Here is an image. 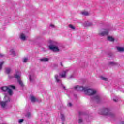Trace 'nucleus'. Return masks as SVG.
I'll return each mask as SVG.
<instances>
[{"instance_id": "f257e3e1", "label": "nucleus", "mask_w": 124, "mask_h": 124, "mask_svg": "<svg viewBox=\"0 0 124 124\" xmlns=\"http://www.w3.org/2000/svg\"><path fill=\"white\" fill-rule=\"evenodd\" d=\"M10 89L15 90L16 87L15 86L13 85H9V87L4 86L1 88V90H2L3 92H4V93H4L5 101H0V104L2 108H5V106L7 105V103H8V102L10 101V99L9 98V96H8V94H9V95H12V93H13L12 90Z\"/></svg>"}, {"instance_id": "f03ea898", "label": "nucleus", "mask_w": 124, "mask_h": 124, "mask_svg": "<svg viewBox=\"0 0 124 124\" xmlns=\"http://www.w3.org/2000/svg\"><path fill=\"white\" fill-rule=\"evenodd\" d=\"M99 113L100 115H104V116H109L110 118H115L116 117V114L111 112V110L108 108H104Z\"/></svg>"}, {"instance_id": "7ed1b4c3", "label": "nucleus", "mask_w": 124, "mask_h": 124, "mask_svg": "<svg viewBox=\"0 0 124 124\" xmlns=\"http://www.w3.org/2000/svg\"><path fill=\"white\" fill-rule=\"evenodd\" d=\"M70 70V69H68L64 70H63L62 73L59 74V76L58 75H55V78L56 82L57 83H62L61 81V78H66V75L68 73V72Z\"/></svg>"}, {"instance_id": "20e7f679", "label": "nucleus", "mask_w": 124, "mask_h": 124, "mask_svg": "<svg viewBox=\"0 0 124 124\" xmlns=\"http://www.w3.org/2000/svg\"><path fill=\"white\" fill-rule=\"evenodd\" d=\"M97 93V91L96 90L93 88H89L88 87H87L86 90H85V94L90 96H93V95H95Z\"/></svg>"}, {"instance_id": "39448f33", "label": "nucleus", "mask_w": 124, "mask_h": 124, "mask_svg": "<svg viewBox=\"0 0 124 124\" xmlns=\"http://www.w3.org/2000/svg\"><path fill=\"white\" fill-rule=\"evenodd\" d=\"M56 44V43H53L48 46V48L51 51H52V52L58 53V52H60V49H59V47Z\"/></svg>"}, {"instance_id": "423d86ee", "label": "nucleus", "mask_w": 124, "mask_h": 124, "mask_svg": "<svg viewBox=\"0 0 124 124\" xmlns=\"http://www.w3.org/2000/svg\"><path fill=\"white\" fill-rule=\"evenodd\" d=\"M15 78L17 79V81L19 83V85L21 87H24V84L22 80H21V73L20 72H18L14 75Z\"/></svg>"}, {"instance_id": "0eeeda50", "label": "nucleus", "mask_w": 124, "mask_h": 124, "mask_svg": "<svg viewBox=\"0 0 124 124\" xmlns=\"http://www.w3.org/2000/svg\"><path fill=\"white\" fill-rule=\"evenodd\" d=\"M109 31H110V29L109 28L104 29L99 34L101 35V36H105V35H108V34H109Z\"/></svg>"}, {"instance_id": "6e6552de", "label": "nucleus", "mask_w": 124, "mask_h": 124, "mask_svg": "<svg viewBox=\"0 0 124 124\" xmlns=\"http://www.w3.org/2000/svg\"><path fill=\"white\" fill-rule=\"evenodd\" d=\"M74 89L75 90H76V91H78V92H81L83 91L85 93V91L87 90V87H84L82 86H80L79 85H77L74 87Z\"/></svg>"}, {"instance_id": "1a4fd4ad", "label": "nucleus", "mask_w": 124, "mask_h": 124, "mask_svg": "<svg viewBox=\"0 0 124 124\" xmlns=\"http://www.w3.org/2000/svg\"><path fill=\"white\" fill-rule=\"evenodd\" d=\"M108 65L109 66H118V67L119 66H121V65L120 64H119V63H118L117 62H116L115 61H109L108 63Z\"/></svg>"}, {"instance_id": "9d476101", "label": "nucleus", "mask_w": 124, "mask_h": 124, "mask_svg": "<svg viewBox=\"0 0 124 124\" xmlns=\"http://www.w3.org/2000/svg\"><path fill=\"white\" fill-rule=\"evenodd\" d=\"M93 99V100H95V101H96L98 103L99 102H100V100H101L100 96H99V95H96L95 96H94Z\"/></svg>"}, {"instance_id": "9b49d317", "label": "nucleus", "mask_w": 124, "mask_h": 124, "mask_svg": "<svg viewBox=\"0 0 124 124\" xmlns=\"http://www.w3.org/2000/svg\"><path fill=\"white\" fill-rule=\"evenodd\" d=\"M19 38L23 41H25L26 40L27 38L26 37V35L23 33H21L19 35Z\"/></svg>"}, {"instance_id": "f8f14e48", "label": "nucleus", "mask_w": 124, "mask_h": 124, "mask_svg": "<svg viewBox=\"0 0 124 124\" xmlns=\"http://www.w3.org/2000/svg\"><path fill=\"white\" fill-rule=\"evenodd\" d=\"M116 49L118 52L121 53L124 52V47L116 46Z\"/></svg>"}, {"instance_id": "ddd939ff", "label": "nucleus", "mask_w": 124, "mask_h": 124, "mask_svg": "<svg viewBox=\"0 0 124 124\" xmlns=\"http://www.w3.org/2000/svg\"><path fill=\"white\" fill-rule=\"evenodd\" d=\"M35 79V77H34V74H31L29 75V80L30 82H32L33 81V80Z\"/></svg>"}, {"instance_id": "4468645a", "label": "nucleus", "mask_w": 124, "mask_h": 124, "mask_svg": "<svg viewBox=\"0 0 124 124\" xmlns=\"http://www.w3.org/2000/svg\"><path fill=\"white\" fill-rule=\"evenodd\" d=\"M40 62H49V58L43 57L39 59Z\"/></svg>"}, {"instance_id": "2eb2a0df", "label": "nucleus", "mask_w": 124, "mask_h": 124, "mask_svg": "<svg viewBox=\"0 0 124 124\" xmlns=\"http://www.w3.org/2000/svg\"><path fill=\"white\" fill-rule=\"evenodd\" d=\"M83 25L84 27H89V26H92V23L89 22L88 21H86L83 24Z\"/></svg>"}, {"instance_id": "dca6fc26", "label": "nucleus", "mask_w": 124, "mask_h": 124, "mask_svg": "<svg viewBox=\"0 0 124 124\" xmlns=\"http://www.w3.org/2000/svg\"><path fill=\"white\" fill-rule=\"evenodd\" d=\"M107 39L108 41L113 42L115 40V39L112 36H108Z\"/></svg>"}, {"instance_id": "f3484780", "label": "nucleus", "mask_w": 124, "mask_h": 124, "mask_svg": "<svg viewBox=\"0 0 124 124\" xmlns=\"http://www.w3.org/2000/svg\"><path fill=\"white\" fill-rule=\"evenodd\" d=\"M31 100L32 102H35V101H37V99H36L35 97L33 96L31 97Z\"/></svg>"}, {"instance_id": "a211bd4d", "label": "nucleus", "mask_w": 124, "mask_h": 124, "mask_svg": "<svg viewBox=\"0 0 124 124\" xmlns=\"http://www.w3.org/2000/svg\"><path fill=\"white\" fill-rule=\"evenodd\" d=\"M101 80H102V81H108V78L104 76H101L100 77Z\"/></svg>"}, {"instance_id": "6ab92c4d", "label": "nucleus", "mask_w": 124, "mask_h": 124, "mask_svg": "<svg viewBox=\"0 0 124 124\" xmlns=\"http://www.w3.org/2000/svg\"><path fill=\"white\" fill-rule=\"evenodd\" d=\"M10 53H11V55H13V56H16V52H15L14 49H11L10 50Z\"/></svg>"}, {"instance_id": "aec40b11", "label": "nucleus", "mask_w": 124, "mask_h": 124, "mask_svg": "<svg viewBox=\"0 0 124 124\" xmlns=\"http://www.w3.org/2000/svg\"><path fill=\"white\" fill-rule=\"evenodd\" d=\"M61 120L62 121H65V116H64V114L61 113Z\"/></svg>"}, {"instance_id": "412c9836", "label": "nucleus", "mask_w": 124, "mask_h": 124, "mask_svg": "<svg viewBox=\"0 0 124 124\" xmlns=\"http://www.w3.org/2000/svg\"><path fill=\"white\" fill-rule=\"evenodd\" d=\"M5 72L7 73V74H9L10 72H11V69L10 68H6Z\"/></svg>"}, {"instance_id": "4be33fe9", "label": "nucleus", "mask_w": 124, "mask_h": 124, "mask_svg": "<svg viewBox=\"0 0 124 124\" xmlns=\"http://www.w3.org/2000/svg\"><path fill=\"white\" fill-rule=\"evenodd\" d=\"M81 14L84 15V16H88V15H89V13L88 12L84 11L81 12Z\"/></svg>"}, {"instance_id": "5701e85b", "label": "nucleus", "mask_w": 124, "mask_h": 124, "mask_svg": "<svg viewBox=\"0 0 124 124\" xmlns=\"http://www.w3.org/2000/svg\"><path fill=\"white\" fill-rule=\"evenodd\" d=\"M28 61H29V59L27 57L23 59V62H24V63H26V62H27Z\"/></svg>"}, {"instance_id": "b1692460", "label": "nucleus", "mask_w": 124, "mask_h": 124, "mask_svg": "<svg viewBox=\"0 0 124 124\" xmlns=\"http://www.w3.org/2000/svg\"><path fill=\"white\" fill-rule=\"evenodd\" d=\"M25 116L27 117V118H31V114L30 112H28Z\"/></svg>"}, {"instance_id": "393cba45", "label": "nucleus", "mask_w": 124, "mask_h": 124, "mask_svg": "<svg viewBox=\"0 0 124 124\" xmlns=\"http://www.w3.org/2000/svg\"><path fill=\"white\" fill-rule=\"evenodd\" d=\"M3 63H4V62H3V61L0 63V70H1L2 65H3Z\"/></svg>"}, {"instance_id": "a878e982", "label": "nucleus", "mask_w": 124, "mask_h": 124, "mask_svg": "<svg viewBox=\"0 0 124 124\" xmlns=\"http://www.w3.org/2000/svg\"><path fill=\"white\" fill-rule=\"evenodd\" d=\"M69 27L71 29H72V30H75V27H74V26H73L72 25L70 24L69 25Z\"/></svg>"}, {"instance_id": "bb28decb", "label": "nucleus", "mask_w": 124, "mask_h": 124, "mask_svg": "<svg viewBox=\"0 0 124 124\" xmlns=\"http://www.w3.org/2000/svg\"><path fill=\"white\" fill-rule=\"evenodd\" d=\"M75 77V75L74 74L71 75L70 77H69V79H72V78H74Z\"/></svg>"}, {"instance_id": "cd10ccee", "label": "nucleus", "mask_w": 124, "mask_h": 124, "mask_svg": "<svg viewBox=\"0 0 124 124\" xmlns=\"http://www.w3.org/2000/svg\"><path fill=\"white\" fill-rule=\"evenodd\" d=\"M78 123L79 124H82V123H83V119L82 118H79L78 120Z\"/></svg>"}, {"instance_id": "c85d7f7f", "label": "nucleus", "mask_w": 124, "mask_h": 124, "mask_svg": "<svg viewBox=\"0 0 124 124\" xmlns=\"http://www.w3.org/2000/svg\"><path fill=\"white\" fill-rule=\"evenodd\" d=\"M58 64H52V67L56 68V67H58Z\"/></svg>"}, {"instance_id": "c756f323", "label": "nucleus", "mask_w": 124, "mask_h": 124, "mask_svg": "<svg viewBox=\"0 0 124 124\" xmlns=\"http://www.w3.org/2000/svg\"><path fill=\"white\" fill-rule=\"evenodd\" d=\"M60 64L61 66H62V67H63V64H62V62H60Z\"/></svg>"}, {"instance_id": "7c9ffc66", "label": "nucleus", "mask_w": 124, "mask_h": 124, "mask_svg": "<svg viewBox=\"0 0 124 124\" xmlns=\"http://www.w3.org/2000/svg\"><path fill=\"white\" fill-rule=\"evenodd\" d=\"M23 122H24V119H19V123H23Z\"/></svg>"}, {"instance_id": "2f4dec72", "label": "nucleus", "mask_w": 124, "mask_h": 124, "mask_svg": "<svg viewBox=\"0 0 124 124\" xmlns=\"http://www.w3.org/2000/svg\"><path fill=\"white\" fill-rule=\"evenodd\" d=\"M113 101H114V102H118V101H119V99H113Z\"/></svg>"}, {"instance_id": "473e14b6", "label": "nucleus", "mask_w": 124, "mask_h": 124, "mask_svg": "<svg viewBox=\"0 0 124 124\" xmlns=\"http://www.w3.org/2000/svg\"><path fill=\"white\" fill-rule=\"evenodd\" d=\"M68 106L69 107H71V106H72V104H71V103H69L68 104Z\"/></svg>"}, {"instance_id": "72a5a7b5", "label": "nucleus", "mask_w": 124, "mask_h": 124, "mask_svg": "<svg viewBox=\"0 0 124 124\" xmlns=\"http://www.w3.org/2000/svg\"><path fill=\"white\" fill-rule=\"evenodd\" d=\"M4 56L5 55L3 54H0V58H2V57H4Z\"/></svg>"}, {"instance_id": "f704fd0d", "label": "nucleus", "mask_w": 124, "mask_h": 124, "mask_svg": "<svg viewBox=\"0 0 124 124\" xmlns=\"http://www.w3.org/2000/svg\"><path fill=\"white\" fill-rule=\"evenodd\" d=\"M50 27H51V28H55V25H54L53 24H51L50 25Z\"/></svg>"}, {"instance_id": "c9c22d12", "label": "nucleus", "mask_w": 124, "mask_h": 124, "mask_svg": "<svg viewBox=\"0 0 124 124\" xmlns=\"http://www.w3.org/2000/svg\"><path fill=\"white\" fill-rule=\"evenodd\" d=\"M79 115H81V114H82V112H79Z\"/></svg>"}, {"instance_id": "e433bc0d", "label": "nucleus", "mask_w": 124, "mask_h": 124, "mask_svg": "<svg viewBox=\"0 0 124 124\" xmlns=\"http://www.w3.org/2000/svg\"><path fill=\"white\" fill-rule=\"evenodd\" d=\"M63 88L64 89V90H65V86H63Z\"/></svg>"}]
</instances>
